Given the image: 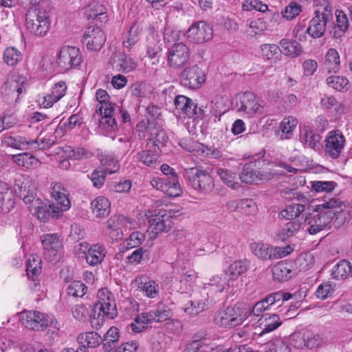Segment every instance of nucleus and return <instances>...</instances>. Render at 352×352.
<instances>
[{
  "label": "nucleus",
  "instance_id": "nucleus-12",
  "mask_svg": "<svg viewBox=\"0 0 352 352\" xmlns=\"http://www.w3.org/2000/svg\"><path fill=\"white\" fill-rule=\"evenodd\" d=\"M20 318L22 324L31 330L43 331L49 324L45 314L37 311H24Z\"/></svg>",
  "mask_w": 352,
  "mask_h": 352
},
{
  "label": "nucleus",
  "instance_id": "nucleus-4",
  "mask_svg": "<svg viewBox=\"0 0 352 352\" xmlns=\"http://www.w3.org/2000/svg\"><path fill=\"white\" fill-rule=\"evenodd\" d=\"M50 25V16L45 9L32 8L26 13L25 26L31 34L44 36L48 32Z\"/></svg>",
  "mask_w": 352,
  "mask_h": 352
},
{
  "label": "nucleus",
  "instance_id": "nucleus-48",
  "mask_svg": "<svg viewBox=\"0 0 352 352\" xmlns=\"http://www.w3.org/2000/svg\"><path fill=\"white\" fill-rule=\"evenodd\" d=\"M99 160L101 165L104 167L102 171L107 174L115 173L120 169L118 161L111 155H100Z\"/></svg>",
  "mask_w": 352,
  "mask_h": 352
},
{
  "label": "nucleus",
  "instance_id": "nucleus-24",
  "mask_svg": "<svg viewBox=\"0 0 352 352\" xmlns=\"http://www.w3.org/2000/svg\"><path fill=\"white\" fill-rule=\"evenodd\" d=\"M153 322H157L155 309L142 313L135 318L134 322H132L130 326L134 333H140L147 327L148 324Z\"/></svg>",
  "mask_w": 352,
  "mask_h": 352
},
{
  "label": "nucleus",
  "instance_id": "nucleus-16",
  "mask_svg": "<svg viewBox=\"0 0 352 352\" xmlns=\"http://www.w3.org/2000/svg\"><path fill=\"white\" fill-rule=\"evenodd\" d=\"M14 188L18 196L25 204L30 203L36 198L35 186L32 179L28 176L23 175L18 178L15 182Z\"/></svg>",
  "mask_w": 352,
  "mask_h": 352
},
{
  "label": "nucleus",
  "instance_id": "nucleus-14",
  "mask_svg": "<svg viewBox=\"0 0 352 352\" xmlns=\"http://www.w3.org/2000/svg\"><path fill=\"white\" fill-rule=\"evenodd\" d=\"M52 195L55 202L52 204L54 208V214H60L62 216L63 212L69 210L71 207L70 200L67 195V190L61 184H52Z\"/></svg>",
  "mask_w": 352,
  "mask_h": 352
},
{
  "label": "nucleus",
  "instance_id": "nucleus-20",
  "mask_svg": "<svg viewBox=\"0 0 352 352\" xmlns=\"http://www.w3.org/2000/svg\"><path fill=\"white\" fill-rule=\"evenodd\" d=\"M333 18H324L323 16L314 15L309 22L307 31L313 38H320L324 36L327 24L331 21Z\"/></svg>",
  "mask_w": 352,
  "mask_h": 352
},
{
  "label": "nucleus",
  "instance_id": "nucleus-38",
  "mask_svg": "<svg viewBox=\"0 0 352 352\" xmlns=\"http://www.w3.org/2000/svg\"><path fill=\"white\" fill-rule=\"evenodd\" d=\"M279 47L280 52L292 57H297L302 52L301 45L294 40L282 39L279 43Z\"/></svg>",
  "mask_w": 352,
  "mask_h": 352
},
{
  "label": "nucleus",
  "instance_id": "nucleus-62",
  "mask_svg": "<svg viewBox=\"0 0 352 352\" xmlns=\"http://www.w3.org/2000/svg\"><path fill=\"white\" fill-rule=\"evenodd\" d=\"M154 309L157 316V322H164L173 316L170 308L162 302L158 303L156 308Z\"/></svg>",
  "mask_w": 352,
  "mask_h": 352
},
{
  "label": "nucleus",
  "instance_id": "nucleus-45",
  "mask_svg": "<svg viewBox=\"0 0 352 352\" xmlns=\"http://www.w3.org/2000/svg\"><path fill=\"white\" fill-rule=\"evenodd\" d=\"M164 184L168 188V191H163L167 195L175 197L182 194V190L176 174H171L170 177H164Z\"/></svg>",
  "mask_w": 352,
  "mask_h": 352
},
{
  "label": "nucleus",
  "instance_id": "nucleus-42",
  "mask_svg": "<svg viewBox=\"0 0 352 352\" xmlns=\"http://www.w3.org/2000/svg\"><path fill=\"white\" fill-rule=\"evenodd\" d=\"M281 324L280 318L276 314H271L265 316L261 319L260 325L262 327V331L260 336L265 333H270L276 329Z\"/></svg>",
  "mask_w": 352,
  "mask_h": 352
},
{
  "label": "nucleus",
  "instance_id": "nucleus-29",
  "mask_svg": "<svg viewBox=\"0 0 352 352\" xmlns=\"http://www.w3.org/2000/svg\"><path fill=\"white\" fill-rule=\"evenodd\" d=\"M301 227L302 223L298 220L290 221L276 232V238L277 240L285 241L289 238L298 234Z\"/></svg>",
  "mask_w": 352,
  "mask_h": 352
},
{
  "label": "nucleus",
  "instance_id": "nucleus-2",
  "mask_svg": "<svg viewBox=\"0 0 352 352\" xmlns=\"http://www.w3.org/2000/svg\"><path fill=\"white\" fill-rule=\"evenodd\" d=\"M42 61L43 66L45 63L51 62L49 69H53L58 72L65 73L80 65L82 57L80 50L75 47L65 46L61 47L55 58H52L49 56H43ZM48 67H46V69Z\"/></svg>",
  "mask_w": 352,
  "mask_h": 352
},
{
  "label": "nucleus",
  "instance_id": "nucleus-7",
  "mask_svg": "<svg viewBox=\"0 0 352 352\" xmlns=\"http://www.w3.org/2000/svg\"><path fill=\"white\" fill-rule=\"evenodd\" d=\"M26 81L20 75H12L2 87V94L8 103L16 102L19 96L26 90Z\"/></svg>",
  "mask_w": 352,
  "mask_h": 352
},
{
  "label": "nucleus",
  "instance_id": "nucleus-9",
  "mask_svg": "<svg viewBox=\"0 0 352 352\" xmlns=\"http://www.w3.org/2000/svg\"><path fill=\"white\" fill-rule=\"evenodd\" d=\"M190 56L188 47L183 43L173 44L167 54L168 65L175 69H179L188 63Z\"/></svg>",
  "mask_w": 352,
  "mask_h": 352
},
{
  "label": "nucleus",
  "instance_id": "nucleus-47",
  "mask_svg": "<svg viewBox=\"0 0 352 352\" xmlns=\"http://www.w3.org/2000/svg\"><path fill=\"white\" fill-rule=\"evenodd\" d=\"M22 53L14 47H8L3 54L4 63L8 66H15L23 59Z\"/></svg>",
  "mask_w": 352,
  "mask_h": 352
},
{
  "label": "nucleus",
  "instance_id": "nucleus-26",
  "mask_svg": "<svg viewBox=\"0 0 352 352\" xmlns=\"http://www.w3.org/2000/svg\"><path fill=\"white\" fill-rule=\"evenodd\" d=\"M66 91L67 85L64 81L56 82L52 88L51 93L44 96L43 104L45 107H52L65 95Z\"/></svg>",
  "mask_w": 352,
  "mask_h": 352
},
{
  "label": "nucleus",
  "instance_id": "nucleus-59",
  "mask_svg": "<svg viewBox=\"0 0 352 352\" xmlns=\"http://www.w3.org/2000/svg\"><path fill=\"white\" fill-rule=\"evenodd\" d=\"M126 258L129 264H139L144 259L148 260V251L142 248H138L129 255Z\"/></svg>",
  "mask_w": 352,
  "mask_h": 352
},
{
  "label": "nucleus",
  "instance_id": "nucleus-19",
  "mask_svg": "<svg viewBox=\"0 0 352 352\" xmlns=\"http://www.w3.org/2000/svg\"><path fill=\"white\" fill-rule=\"evenodd\" d=\"M85 15L88 20H94L96 26L101 25L108 20L107 8L98 3H94L86 6L85 8Z\"/></svg>",
  "mask_w": 352,
  "mask_h": 352
},
{
  "label": "nucleus",
  "instance_id": "nucleus-57",
  "mask_svg": "<svg viewBox=\"0 0 352 352\" xmlns=\"http://www.w3.org/2000/svg\"><path fill=\"white\" fill-rule=\"evenodd\" d=\"M213 321L219 327H232L229 307H228L226 309L217 311L214 314Z\"/></svg>",
  "mask_w": 352,
  "mask_h": 352
},
{
  "label": "nucleus",
  "instance_id": "nucleus-13",
  "mask_svg": "<svg viewBox=\"0 0 352 352\" xmlns=\"http://www.w3.org/2000/svg\"><path fill=\"white\" fill-rule=\"evenodd\" d=\"M44 256L49 261L58 260V253L62 248V242L58 234H45L41 236Z\"/></svg>",
  "mask_w": 352,
  "mask_h": 352
},
{
  "label": "nucleus",
  "instance_id": "nucleus-23",
  "mask_svg": "<svg viewBox=\"0 0 352 352\" xmlns=\"http://www.w3.org/2000/svg\"><path fill=\"white\" fill-rule=\"evenodd\" d=\"M168 219L166 216L165 210L155 211L148 218L149 229L153 233L158 234L163 232H168V228L166 224L165 217Z\"/></svg>",
  "mask_w": 352,
  "mask_h": 352
},
{
  "label": "nucleus",
  "instance_id": "nucleus-41",
  "mask_svg": "<svg viewBox=\"0 0 352 352\" xmlns=\"http://www.w3.org/2000/svg\"><path fill=\"white\" fill-rule=\"evenodd\" d=\"M248 267L247 260L236 261L230 265L225 275L228 277L229 281L236 279L240 275L245 273Z\"/></svg>",
  "mask_w": 352,
  "mask_h": 352
},
{
  "label": "nucleus",
  "instance_id": "nucleus-53",
  "mask_svg": "<svg viewBox=\"0 0 352 352\" xmlns=\"http://www.w3.org/2000/svg\"><path fill=\"white\" fill-rule=\"evenodd\" d=\"M327 85L339 91H345L349 89V80L344 76H332L327 78Z\"/></svg>",
  "mask_w": 352,
  "mask_h": 352
},
{
  "label": "nucleus",
  "instance_id": "nucleus-50",
  "mask_svg": "<svg viewBox=\"0 0 352 352\" xmlns=\"http://www.w3.org/2000/svg\"><path fill=\"white\" fill-rule=\"evenodd\" d=\"M151 138L148 140L147 146H149L150 144H152L153 148H156L159 152L162 147L166 146L168 140V138L164 130L160 129L157 130L155 133H151Z\"/></svg>",
  "mask_w": 352,
  "mask_h": 352
},
{
  "label": "nucleus",
  "instance_id": "nucleus-21",
  "mask_svg": "<svg viewBox=\"0 0 352 352\" xmlns=\"http://www.w3.org/2000/svg\"><path fill=\"white\" fill-rule=\"evenodd\" d=\"M111 63L118 72L127 73L137 67V63L129 56L124 54H117L111 58Z\"/></svg>",
  "mask_w": 352,
  "mask_h": 352
},
{
  "label": "nucleus",
  "instance_id": "nucleus-3",
  "mask_svg": "<svg viewBox=\"0 0 352 352\" xmlns=\"http://www.w3.org/2000/svg\"><path fill=\"white\" fill-rule=\"evenodd\" d=\"M96 98L99 102L96 113L101 116L98 122L99 127L106 131L115 130L117 123L114 117L115 109L110 102V96L106 90L100 89L96 93Z\"/></svg>",
  "mask_w": 352,
  "mask_h": 352
},
{
  "label": "nucleus",
  "instance_id": "nucleus-22",
  "mask_svg": "<svg viewBox=\"0 0 352 352\" xmlns=\"http://www.w3.org/2000/svg\"><path fill=\"white\" fill-rule=\"evenodd\" d=\"M296 199L301 201L302 203H296L288 205L285 210L281 212L283 217L288 219H293L298 217L309 207V199L302 195H297Z\"/></svg>",
  "mask_w": 352,
  "mask_h": 352
},
{
  "label": "nucleus",
  "instance_id": "nucleus-18",
  "mask_svg": "<svg viewBox=\"0 0 352 352\" xmlns=\"http://www.w3.org/2000/svg\"><path fill=\"white\" fill-rule=\"evenodd\" d=\"M240 105L239 110L252 115L256 113H262L263 106L258 102L256 96L252 92L246 91L239 96Z\"/></svg>",
  "mask_w": 352,
  "mask_h": 352
},
{
  "label": "nucleus",
  "instance_id": "nucleus-25",
  "mask_svg": "<svg viewBox=\"0 0 352 352\" xmlns=\"http://www.w3.org/2000/svg\"><path fill=\"white\" fill-rule=\"evenodd\" d=\"M231 318V327L241 325L249 316H250V307L246 305H236L228 307Z\"/></svg>",
  "mask_w": 352,
  "mask_h": 352
},
{
  "label": "nucleus",
  "instance_id": "nucleus-40",
  "mask_svg": "<svg viewBox=\"0 0 352 352\" xmlns=\"http://www.w3.org/2000/svg\"><path fill=\"white\" fill-rule=\"evenodd\" d=\"M306 348L316 349L324 346L327 342V338L323 333H314L306 330Z\"/></svg>",
  "mask_w": 352,
  "mask_h": 352
},
{
  "label": "nucleus",
  "instance_id": "nucleus-34",
  "mask_svg": "<svg viewBox=\"0 0 352 352\" xmlns=\"http://www.w3.org/2000/svg\"><path fill=\"white\" fill-rule=\"evenodd\" d=\"M105 255V248L102 245L95 244L88 249L85 258L87 263L94 266L100 263Z\"/></svg>",
  "mask_w": 352,
  "mask_h": 352
},
{
  "label": "nucleus",
  "instance_id": "nucleus-37",
  "mask_svg": "<svg viewBox=\"0 0 352 352\" xmlns=\"http://www.w3.org/2000/svg\"><path fill=\"white\" fill-rule=\"evenodd\" d=\"M273 278L278 281H286L292 277V269L289 263L280 261L276 264L272 270Z\"/></svg>",
  "mask_w": 352,
  "mask_h": 352
},
{
  "label": "nucleus",
  "instance_id": "nucleus-52",
  "mask_svg": "<svg viewBox=\"0 0 352 352\" xmlns=\"http://www.w3.org/2000/svg\"><path fill=\"white\" fill-rule=\"evenodd\" d=\"M95 308L100 311L98 316L102 315V317L106 316L109 319H113L118 316L116 302L96 304Z\"/></svg>",
  "mask_w": 352,
  "mask_h": 352
},
{
  "label": "nucleus",
  "instance_id": "nucleus-8",
  "mask_svg": "<svg viewBox=\"0 0 352 352\" xmlns=\"http://www.w3.org/2000/svg\"><path fill=\"white\" fill-rule=\"evenodd\" d=\"M324 142L325 156L335 160L341 155L346 140L342 133L340 130L336 129L328 133Z\"/></svg>",
  "mask_w": 352,
  "mask_h": 352
},
{
  "label": "nucleus",
  "instance_id": "nucleus-43",
  "mask_svg": "<svg viewBox=\"0 0 352 352\" xmlns=\"http://www.w3.org/2000/svg\"><path fill=\"white\" fill-rule=\"evenodd\" d=\"M340 56L336 50L331 48L326 54L325 61L324 63V68L329 73H336L340 68Z\"/></svg>",
  "mask_w": 352,
  "mask_h": 352
},
{
  "label": "nucleus",
  "instance_id": "nucleus-55",
  "mask_svg": "<svg viewBox=\"0 0 352 352\" xmlns=\"http://www.w3.org/2000/svg\"><path fill=\"white\" fill-rule=\"evenodd\" d=\"M321 140L320 135L312 130H306L302 135V142L306 147L316 149L319 146Z\"/></svg>",
  "mask_w": 352,
  "mask_h": 352
},
{
  "label": "nucleus",
  "instance_id": "nucleus-15",
  "mask_svg": "<svg viewBox=\"0 0 352 352\" xmlns=\"http://www.w3.org/2000/svg\"><path fill=\"white\" fill-rule=\"evenodd\" d=\"M105 41L106 36L98 26L88 27L83 36V43L86 45L87 50L90 51L100 50Z\"/></svg>",
  "mask_w": 352,
  "mask_h": 352
},
{
  "label": "nucleus",
  "instance_id": "nucleus-61",
  "mask_svg": "<svg viewBox=\"0 0 352 352\" xmlns=\"http://www.w3.org/2000/svg\"><path fill=\"white\" fill-rule=\"evenodd\" d=\"M87 291V287L80 281H73L67 287V293L75 297H82Z\"/></svg>",
  "mask_w": 352,
  "mask_h": 352
},
{
  "label": "nucleus",
  "instance_id": "nucleus-44",
  "mask_svg": "<svg viewBox=\"0 0 352 352\" xmlns=\"http://www.w3.org/2000/svg\"><path fill=\"white\" fill-rule=\"evenodd\" d=\"M352 267L350 262L346 260H341L333 267L331 276L334 279L344 280L349 276Z\"/></svg>",
  "mask_w": 352,
  "mask_h": 352
},
{
  "label": "nucleus",
  "instance_id": "nucleus-35",
  "mask_svg": "<svg viewBox=\"0 0 352 352\" xmlns=\"http://www.w3.org/2000/svg\"><path fill=\"white\" fill-rule=\"evenodd\" d=\"M251 250L260 259L276 260L274 254V247L261 243H253L250 245Z\"/></svg>",
  "mask_w": 352,
  "mask_h": 352
},
{
  "label": "nucleus",
  "instance_id": "nucleus-39",
  "mask_svg": "<svg viewBox=\"0 0 352 352\" xmlns=\"http://www.w3.org/2000/svg\"><path fill=\"white\" fill-rule=\"evenodd\" d=\"M0 207L4 212H9L14 207V201L12 191L5 182H0Z\"/></svg>",
  "mask_w": 352,
  "mask_h": 352
},
{
  "label": "nucleus",
  "instance_id": "nucleus-33",
  "mask_svg": "<svg viewBox=\"0 0 352 352\" xmlns=\"http://www.w3.org/2000/svg\"><path fill=\"white\" fill-rule=\"evenodd\" d=\"M147 147L148 149L138 153L137 159L145 166L155 167L160 163L157 160L160 152L156 148H152L151 146Z\"/></svg>",
  "mask_w": 352,
  "mask_h": 352
},
{
  "label": "nucleus",
  "instance_id": "nucleus-58",
  "mask_svg": "<svg viewBox=\"0 0 352 352\" xmlns=\"http://www.w3.org/2000/svg\"><path fill=\"white\" fill-rule=\"evenodd\" d=\"M193 100L185 96L178 95L175 97L174 104L176 109L180 111L183 114L187 116L188 109L192 105Z\"/></svg>",
  "mask_w": 352,
  "mask_h": 352
},
{
  "label": "nucleus",
  "instance_id": "nucleus-27",
  "mask_svg": "<svg viewBox=\"0 0 352 352\" xmlns=\"http://www.w3.org/2000/svg\"><path fill=\"white\" fill-rule=\"evenodd\" d=\"M190 306L184 309V311L190 315L196 316L206 309L210 308L212 304L208 302V294L204 293L200 296H196L190 301Z\"/></svg>",
  "mask_w": 352,
  "mask_h": 352
},
{
  "label": "nucleus",
  "instance_id": "nucleus-32",
  "mask_svg": "<svg viewBox=\"0 0 352 352\" xmlns=\"http://www.w3.org/2000/svg\"><path fill=\"white\" fill-rule=\"evenodd\" d=\"M78 343L81 345L80 347L96 348L101 344L102 337L94 331L82 333L77 338Z\"/></svg>",
  "mask_w": 352,
  "mask_h": 352
},
{
  "label": "nucleus",
  "instance_id": "nucleus-63",
  "mask_svg": "<svg viewBox=\"0 0 352 352\" xmlns=\"http://www.w3.org/2000/svg\"><path fill=\"white\" fill-rule=\"evenodd\" d=\"M247 25L248 26L247 33L251 37L261 34L265 28V24L260 19L248 21Z\"/></svg>",
  "mask_w": 352,
  "mask_h": 352
},
{
  "label": "nucleus",
  "instance_id": "nucleus-10",
  "mask_svg": "<svg viewBox=\"0 0 352 352\" xmlns=\"http://www.w3.org/2000/svg\"><path fill=\"white\" fill-rule=\"evenodd\" d=\"M243 183L248 184H258L270 179V174L267 172L258 170L256 162L246 163L239 175Z\"/></svg>",
  "mask_w": 352,
  "mask_h": 352
},
{
  "label": "nucleus",
  "instance_id": "nucleus-54",
  "mask_svg": "<svg viewBox=\"0 0 352 352\" xmlns=\"http://www.w3.org/2000/svg\"><path fill=\"white\" fill-rule=\"evenodd\" d=\"M220 179L224 184H227L234 189L239 188V184L235 182L236 179V174L228 169L218 168L217 171Z\"/></svg>",
  "mask_w": 352,
  "mask_h": 352
},
{
  "label": "nucleus",
  "instance_id": "nucleus-1",
  "mask_svg": "<svg viewBox=\"0 0 352 352\" xmlns=\"http://www.w3.org/2000/svg\"><path fill=\"white\" fill-rule=\"evenodd\" d=\"M344 207V203L336 197L317 205L316 211L319 213L314 216L309 214L305 219V223L309 226L307 231L314 235L323 230L335 216H338L341 213Z\"/></svg>",
  "mask_w": 352,
  "mask_h": 352
},
{
  "label": "nucleus",
  "instance_id": "nucleus-60",
  "mask_svg": "<svg viewBox=\"0 0 352 352\" xmlns=\"http://www.w3.org/2000/svg\"><path fill=\"white\" fill-rule=\"evenodd\" d=\"M242 9L245 11L256 10L265 12L268 10V6L261 0H246L242 5Z\"/></svg>",
  "mask_w": 352,
  "mask_h": 352
},
{
  "label": "nucleus",
  "instance_id": "nucleus-64",
  "mask_svg": "<svg viewBox=\"0 0 352 352\" xmlns=\"http://www.w3.org/2000/svg\"><path fill=\"white\" fill-rule=\"evenodd\" d=\"M269 345L268 352H291L288 343L280 338L275 339Z\"/></svg>",
  "mask_w": 352,
  "mask_h": 352
},
{
  "label": "nucleus",
  "instance_id": "nucleus-56",
  "mask_svg": "<svg viewBox=\"0 0 352 352\" xmlns=\"http://www.w3.org/2000/svg\"><path fill=\"white\" fill-rule=\"evenodd\" d=\"M41 261L39 258L32 257L29 258L26 262V273L30 278H34L38 276L41 271Z\"/></svg>",
  "mask_w": 352,
  "mask_h": 352
},
{
  "label": "nucleus",
  "instance_id": "nucleus-51",
  "mask_svg": "<svg viewBox=\"0 0 352 352\" xmlns=\"http://www.w3.org/2000/svg\"><path fill=\"white\" fill-rule=\"evenodd\" d=\"M314 15L333 18L332 7L328 0H314Z\"/></svg>",
  "mask_w": 352,
  "mask_h": 352
},
{
  "label": "nucleus",
  "instance_id": "nucleus-36",
  "mask_svg": "<svg viewBox=\"0 0 352 352\" xmlns=\"http://www.w3.org/2000/svg\"><path fill=\"white\" fill-rule=\"evenodd\" d=\"M12 159L17 165L26 168H35L41 164L38 159L28 153L13 155Z\"/></svg>",
  "mask_w": 352,
  "mask_h": 352
},
{
  "label": "nucleus",
  "instance_id": "nucleus-30",
  "mask_svg": "<svg viewBox=\"0 0 352 352\" xmlns=\"http://www.w3.org/2000/svg\"><path fill=\"white\" fill-rule=\"evenodd\" d=\"M91 210L98 218H104L110 212V201L104 197H98L91 203Z\"/></svg>",
  "mask_w": 352,
  "mask_h": 352
},
{
  "label": "nucleus",
  "instance_id": "nucleus-46",
  "mask_svg": "<svg viewBox=\"0 0 352 352\" xmlns=\"http://www.w3.org/2000/svg\"><path fill=\"white\" fill-rule=\"evenodd\" d=\"M3 142L8 146L23 151L30 148L31 140L22 136H6Z\"/></svg>",
  "mask_w": 352,
  "mask_h": 352
},
{
  "label": "nucleus",
  "instance_id": "nucleus-11",
  "mask_svg": "<svg viewBox=\"0 0 352 352\" xmlns=\"http://www.w3.org/2000/svg\"><path fill=\"white\" fill-rule=\"evenodd\" d=\"M212 26L204 21H199L192 24L186 32L189 41L194 43L206 42L212 38Z\"/></svg>",
  "mask_w": 352,
  "mask_h": 352
},
{
  "label": "nucleus",
  "instance_id": "nucleus-17",
  "mask_svg": "<svg viewBox=\"0 0 352 352\" xmlns=\"http://www.w3.org/2000/svg\"><path fill=\"white\" fill-rule=\"evenodd\" d=\"M30 204H31L30 210L41 221L45 222L50 217L58 219L61 217L60 214H54V208L52 207V204H44L36 197Z\"/></svg>",
  "mask_w": 352,
  "mask_h": 352
},
{
  "label": "nucleus",
  "instance_id": "nucleus-6",
  "mask_svg": "<svg viewBox=\"0 0 352 352\" xmlns=\"http://www.w3.org/2000/svg\"><path fill=\"white\" fill-rule=\"evenodd\" d=\"M180 84L185 88L196 89L206 81L205 72L197 65L186 67L179 76Z\"/></svg>",
  "mask_w": 352,
  "mask_h": 352
},
{
  "label": "nucleus",
  "instance_id": "nucleus-49",
  "mask_svg": "<svg viewBox=\"0 0 352 352\" xmlns=\"http://www.w3.org/2000/svg\"><path fill=\"white\" fill-rule=\"evenodd\" d=\"M124 219V216L118 215L111 217L107 221V226L109 230V234L112 239L117 240L120 238V224Z\"/></svg>",
  "mask_w": 352,
  "mask_h": 352
},
{
  "label": "nucleus",
  "instance_id": "nucleus-28",
  "mask_svg": "<svg viewBox=\"0 0 352 352\" xmlns=\"http://www.w3.org/2000/svg\"><path fill=\"white\" fill-rule=\"evenodd\" d=\"M120 331L116 327H111L102 337L101 344L106 352H111L118 346Z\"/></svg>",
  "mask_w": 352,
  "mask_h": 352
},
{
  "label": "nucleus",
  "instance_id": "nucleus-5",
  "mask_svg": "<svg viewBox=\"0 0 352 352\" xmlns=\"http://www.w3.org/2000/svg\"><path fill=\"white\" fill-rule=\"evenodd\" d=\"M184 177L195 190L210 191L213 188L212 177L206 170H203L199 167L186 168Z\"/></svg>",
  "mask_w": 352,
  "mask_h": 352
},
{
  "label": "nucleus",
  "instance_id": "nucleus-31",
  "mask_svg": "<svg viewBox=\"0 0 352 352\" xmlns=\"http://www.w3.org/2000/svg\"><path fill=\"white\" fill-rule=\"evenodd\" d=\"M298 124V120L293 116L285 117L280 122L276 134L280 140L290 138Z\"/></svg>",
  "mask_w": 352,
  "mask_h": 352
}]
</instances>
